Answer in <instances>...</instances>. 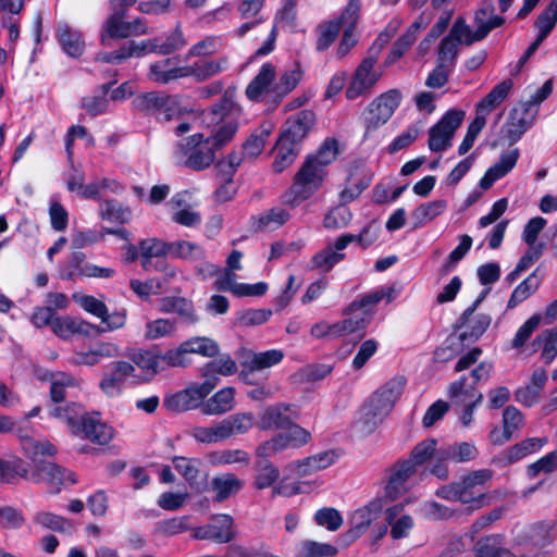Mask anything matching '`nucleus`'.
Here are the masks:
<instances>
[{"label": "nucleus", "mask_w": 557, "mask_h": 557, "mask_svg": "<svg viewBox=\"0 0 557 557\" xmlns=\"http://www.w3.org/2000/svg\"><path fill=\"white\" fill-rule=\"evenodd\" d=\"M172 158L176 165L199 172L214 163L215 150L203 134L196 133L175 143Z\"/></svg>", "instance_id": "obj_1"}, {"label": "nucleus", "mask_w": 557, "mask_h": 557, "mask_svg": "<svg viewBox=\"0 0 557 557\" xmlns=\"http://www.w3.org/2000/svg\"><path fill=\"white\" fill-rule=\"evenodd\" d=\"M253 424L255 417L251 412L235 413L208 426H194L190 430V435L198 443L214 444L236 434H245Z\"/></svg>", "instance_id": "obj_2"}, {"label": "nucleus", "mask_w": 557, "mask_h": 557, "mask_svg": "<svg viewBox=\"0 0 557 557\" xmlns=\"http://www.w3.org/2000/svg\"><path fill=\"white\" fill-rule=\"evenodd\" d=\"M401 98V94L398 89H389L374 98L368 104L362 113L364 139L371 137L381 126L389 121L399 107Z\"/></svg>", "instance_id": "obj_3"}, {"label": "nucleus", "mask_w": 557, "mask_h": 557, "mask_svg": "<svg viewBox=\"0 0 557 557\" xmlns=\"http://www.w3.org/2000/svg\"><path fill=\"white\" fill-rule=\"evenodd\" d=\"M325 173V170L315 163L313 158L307 157L295 176V182L289 193L285 195L284 202L290 207H296L309 198L321 186Z\"/></svg>", "instance_id": "obj_4"}, {"label": "nucleus", "mask_w": 557, "mask_h": 557, "mask_svg": "<svg viewBox=\"0 0 557 557\" xmlns=\"http://www.w3.org/2000/svg\"><path fill=\"white\" fill-rule=\"evenodd\" d=\"M135 104L138 110L152 114L162 122L180 120L185 113L177 96L163 95L157 91L138 96Z\"/></svg>", "instance_id": "obj_5"}, {"label": "nucleus", "mask_w": 557, "mask_h": 557, "mask_svg": "<svg viewBox=\"0 0 557 557\" xmlns=\"http://www.w3.org/2000/svg\"><path fill=\"white\" fill-rule=\"evenodd\" d=\"M492 478L493 471L491 469H479L469 472L458 481L461 504L469 505L472 510L490 505L492 496L483 490L485 484L490 482Z\"/></svg>", "instance_id": "obj_6"}, {"label": "nucleus", "mask_w": 557, "mask_h": 557, "mask_svg": "<svg viewBox=\"0 0 557 557\" xmlns=\"http://www.w3.org/2000/svg\"><path fill=\"white\" fill-rule=\"evenodd\" d=\"M214 387L215 382L212 379L205 380L200 384H191L182 391L165 396L163 405L169 411L173 412H184L202 407L205 398Z\"/></svg>", "instance_id": "obj_7"}, {"label": "nucleus", "mask_w": 557, "mask_h": 557, "mask_svg": "<svg viewBox=\"0 0 557 557\" xmlns=\"http://www.w3.org/2000/svg\"><path fill=\"white\" fill-rule=\"evenodd\" d=\"M539 109L531 108L528 103H519L508 114L507 121L500 128L499 139L509 146L518 143L524 133L533 125Z\"/></svg>", "instance_id": "obj_8"}, {"label": "nucleus", "mask_w": 557, "mask_h": 557, "mask_svg": "<svg viewBox=\"0 0 557 557\" xmlns=\"http://www.w3.org/2000/svg\"><path fill=\"white\" fill-rule=\"evenodd\" d=\"M479 450L474 444L469 442L454 443L440 447L438 463L432 465L429 472L440 480H447L449 476L448 461L463 463L474 460Z\"/></svg>", "instance_id": "obj_9"}, {"label": "nucleus", "mask_w": 557, "mask_h": 557, "mask_svg": "<svg viewBox=\"0 0 557 557\" xmlns=\"http://www.w3.org/2000/svg\"><path fill=\"white\" fill-rule=\"evenodd\" d=\"M465 117L462 110H449L434 126L429 131V148L433 152L445 151L451 146V139L456 129L460 126Z\"/></svg>", "instance_id": "obj_10"}, {"label": "nucleus", "mask_w": 557, "mask_h": 557, "mask_svg": "<svg viewBox=\"0 0 557 557\" xmlns=\"http://www.w3.org/2000/svg\"><path fill=\"white\" fill-rule=\"evenodd\" d=\"M467 376H461L448 387V396L454 405H463L460 421L463 426H469L473 421V412L482 403L483 394L473 385H466Z\"/></svg>", "instance_id": "obj_11"}, {"label": "nucleus", "mask_w": 557, "mask_h": 557, "mask_svg": "<svg viewBox=\"0 0 557 557\" xmlns=\"http://www.w3.org/2000/svg\"><path fill=\"white\" fill-rule=\"evenodd\" d=\"M375 63V55H368L357 66L351 76L350 83L346 88L347 99L354 100L360 96L369 94L374 85L380 81L381 73L374 71Z\"/></svg>", "instance_id": "obj_12"}, {"label": "nucleus", "mask_w": 557, "mask_h": 557, "mask_svg": "<svg viewBox=\"0 0 557 557\" xmlns=\"http://www.w3.org/2000/svg\"><path fill=\"white\" fill-rule=\"evenodd\" d=\"M97 445H107L114 437V429L104 422L99 412H88L83 417L78 432L74 434Z\"/></svg>", "instance_id": "obj_13"}, {"label": "nucleus", "mask_w": 557, "mask_h": 557, "mask_svg": "<svg viewBox=\"0 0 557 557\" xmlns=\"http://www.w3.org/2000/svg\"><path fill=\"white\" fill-rule=\"evenodd\" d=\"M135 368L127 361H115L108 366L100 382L101 391L110 396L122 393L126 379L134 374Z\"/></svg>", "instance_id": "obj_14"}, {"label": "nucleus", "mask_w": 557, "mask_h": 557, "mask_svg": "<svg viewBox=\"0 0 557 557\" xmlns=\"http://www.w3.org/2000/svg\"><path fill=\"white\" fill-rule=\"evenodd\" d=\"M406 385V379L401 375L394 376L382 385L370 398L374 407L380 409L386 417L389 414L395 406V403L400 397L404 387Z\"/></svg>", "instance_id": "obj_15"}, {"label": "nucleus", "mask_w": 557, "mask_h": 557, "mask_svg": "<svg viewBox=\"0 0 557 557\" xmlns=\"http://www.w3.org/2000/svg\"><path fill=\"white\" fill-rule=\"evenodd\" d=\"M313 123L314 113L310 110H302L286 121L285 128L278 139L282 143L299 147L300 141L307 136Z\"/></svg>", "instance_id": "obj_16"}, {"label": "nucleus", "mask_w": 557, "mask_h": 557, "mask_svg": "<svg viewBox=\"0 0 557 557\" xmlns=\"http://www.w3.org/2000/svg\"><path fill=\"white\" fill-rule=\"evenodd\" d=\"M186 65H178V58H166L149 65L147 78L156 84L166 85L186 77Z\"/></svg>", "instance_id": "obj_17"}, {"label": "nucleus", "mask_w": 557, "mask_h": 557, "mask_svg": "<svg viewBox=\"0 0 557 557\" xmlns=\"http://www.w3.org/2000/svg\"><path fill=\"white\" fill-rule=\"evenodd\" d=\"M383 510V499L376 498L366 506L357 509L350 519L351 528L347 532V536L354 541L363 534L372 521L376 520Z\"/></svg>", "instance_id": "obj_18"}, {"label": "nucleus", "mask_w": 557, "mask_h": 557, "mask_svg": "<svg viewBox=\"0 0 557 557\" xmlns=\"http://www.w3.org/2000/svg\"><path fill=\"white\" fill-rule=\"evenodd\" d=\"M412 466L405 459L394 463L387 470V482L385 485V498L394 500L407 491V481L414 473Z\"/></svg>", "instance_id": "obj_19"}, {"label": "nucleus", "mask_w": 557, "mask_h": 557, "mask_svg": "<svg viewBox=\"0 0 557 557\" xmlns=\"http://www.w3.org/2000/svg\"><path fill=\"white\" fill-rule=\"evenodd\" d=\"M297 418L290 405L276 404L269 406L260 414L258 426L261 430L281 429L285 430L290 422Z\"/></svg>", "instance_id": "obj_20"}, {"label": "nucleus", "mask_w": 557, "mask_h": 557, "mask_svg": "<svg viewBox=\"0 0 557 557\" xmlns=\"http://www.w3.org/2000/svg\"><path fill=\"white\" fill-rule=\"evenodd\" d=\"M33 478L36 482L46 481L53 486H66L77 482L74 472L52 462H40L36 465Z\"/></svg>", "instance_id": "obj_21"}, {"label": "nucleus", "mask_w": 557, "mask_h": 557, "mask_svg": "<svg viewBox=\"0 0 557 557\" xmlns=\"http://www.w3.org/2000/svg\"><path fill=\"white\" fill-rule=\"evenodd\" d=\"M519 157L520 151L518 148L502 153L499 160L485 172L480 181V186L483 189H488L496 181L503 178L516 166Z\"/></svg>", "instance_id": "obj_22"}, {"label": "nucleus", "mask_w": 557, "mask_h": 557, "mask_svg": "<svg viewBox=\"0 0 557 557\" xmlns=\"http://www.w3.org/2000/svg\"><path fill=\"white\" fill-rule=\"evenodd\" d=\"M426 26V23L422 21V17L414 21L407 30L394 42L391 51L384 60V66L388 67L398 61L417 40L418 34L421 29Z\"/></svg>", "instance_id": "obj_23"}, {"label": "nucleus", "mask_w": 557, "mask_h": 557, "mask_svg": "<svg viewBox=\"0 0 557 557\" xmlns=\"http://www.w3.org/2000/svg\"><path fill=\"white\" fill-rule=\"evenodd\" d=\"M284 358V352L281 349H270L262 352H253L243 364L244 369L240 376L246 382H249V375L256 371L273 367L280 363Z\"/></svg>", "instance_id": "obj_24"}, {"label": "nucleus", "mask_w": 557, "mask_h": 557, "mask_svg": "<svg viewBox=\"0 0 557 557\" xmlns=\"http://www.w3.org/2000/svg\"><path fill=\"white\" fill-rule=\"evenodd\" d=\"M403 509L404 505L399 504L388 507L385 510V520L386 523L391 527V536L394 540L407 537L414 527V522L411 516L401 515Z\"/></svg>", "instance_id": "obj_25"}, {"label": "nucleus", "mask_w": 557, "mask_h": 557, "mask_svg": "<svg viewBox=\"0 0 557 557\" xmlns=\"http://www.w3.org/2000/svg\"><path fill=\"white\" fill-rule=\"evenodd\" d=\"M476 29L472 32L468 25L465 24L463 20L458 18L450 32L449 37L455 39L457 42H465L467 46L472 45L473 42L483 40L491 32V26L487 27L483 24L482 18L478 16L474 18Z\"/></svg>", "instance_id": "obj_26"}, {"label": "nucleus", "mask_w": 557, "mask_h": 557, "mask_svg": "<svg viewBox=\"0 0 557 557\" xmlns=\"http://www.w3.org/2000/svg\"><path fill=\"white\" fill-rule=\"evenodd\" d=\"M126 16L120 13L110 14L104 21L100 32V42L106 47L111 46L112 39L131 37L129 25L124 21Z\"/></svg>", "instance_id": "obj_27"}, {"label": "nucleus", "mask_w": 557, "mask_h": 557, "mask_svg": "<svg viewBox=\"0 0 557 557\" xmlns=\"http://www.w3.org/2000/svg\"><path fill=\"white\" fill-rule=\"evenodd\" d=\"M57 35L63 51L70 57L78 58L84 52L85 42L78 29L72 28L66 23H60Z\"/></svg>", "instance_id": "obj_28"}, {"label": "nucleus", "mask_w": 557, "mask_h": 557, "mask_svg": "<svg viewBox=\"0 0 557 557\" xmlns=\"http://www.w3.org/2000/svg\"><path fill=\"white\" fill-rule=\"evenodd\" d=\"M132 361L146 374L147 380L165 371L162 351L158 349L139 350L132 356Z\"/></svg>", "instance_id": "obj_29"}, {"label": "nucleus", "mask_w": 557, "mask_h": 557, "mask_svg": "<svg viewBox=\"0 0 557 557\" xmlns=\"http://www.w3.org/2000/svg\"><path fill=\"white\" fill-rule=\"evenodd\" d=\"M228 67L226 57L218 60H200L190 65H186V77H194L197 82H203L210 77L225 71Z\"/></svg>", "instance_id": "obj_30"}, {"label": "nucleus", "mask_w": 557, "mask_h": 557, "mask_svg": "<svg viewBox=\"0 0 557 557\" xmlns=\"http://www.w3.org/2000/svg\"><path fill=\"white\" fill-rule=\"evenodd\" d=\"M235 389L225 387L211 396L201 407V412L207 416L224 414L235 407Z\"/></svg>", "instance_id": "obj_31"}, {"label": "nucleus", "mask_w": 557, "mask_h": 557, "mask_svg": "<svg viewBox=\"0 0 557 557\" xmlns=\"http://www.w3.org/2000/svg\"><path fill=\"white\" fill-rule=\"evenodd\" d=\"M438 451L440 447H437V441L435 438H426L418 443L412 448L409 458L405 460L412 466L414 471H417L418 467L429 461H432L431 466L437 465Z\"/></svg>", "instance_id": "obj_32"}, {"label": "nucleus", "mask_w": 557, "mask_h": 557, "mask_svg": "<svg viewBox=\"0 0 557 557\" xmlns=\"http://www.w3.org/2000/svg\"><path fill=\"white\" fill-rule=\"evenodd\" d=\"M475 557H512V553L505 547L504 536L492 534L481 537L473 546Z\"/></svg>", "instance_id": "obj_33"}, {"label": "nucleus", "mask_w": 557, "mask_h": 557, "mask_svg": "<svg viewBox=\"0 0 557 557\" xmlns=\"http://www.w3.org/2000/svg\"><path fill=\"white\" fill-rule=\"evenodd\" d=\"M335 461L333 451H322L317 455L297 460L292 465V469L300 476L309 475L315 471L323 470Z\"/></svg>", "instance_id": "obj_34"}, {"label": "nucleus", "mask_w": 557, "mask_h": 557, "mask_svg": "<svg viewBox=\"0 0 557 557\" xmlns=\"http://www.w3.org/2000/svg\"><path fill=\"white\" fill-rule=\"evenodd\" d=\"M88 412L76 403H70L64 406H55L50 410V416L64 421L71 433L74 435L78 432V426L82 423L83 417Z\"/></svg>", "instance_id": "obj_35"}, {"label": "nucleus", "mask_w": 557, "mask_h": 557, "mask_svg": "<svg viewBox=\"0 0 557 557\" xmlns=\"http://www.w3.org/2000/svg\"><path fill=\"white\" fill-rule=\"evenodd\" d=\"M209 524L214 543L225 544L232 542L236 537L234 519L230 515H215L211 517Z\"/></svg>", "instance_id": "obj_36"}, {"label": "nucleus", "mask_w": 557, "mask_h": 557, "mask_svg": "<svg viewBox=\"0 0 557 557\" xmlns=\"http://www.w3.org/2000/svg\"><path fill=\"white\" fill-rule=\"evenodd\" d=\"M91 324L77 318L55 317L52 331L61 338H70L74 334H88Z\"/></svg>", "instance_id": "obj_37"}, {"label": "nucleus", "mask_w": 557, "mask_h": 557, "mask_svg": "<svg viewBox=\"0 0 557 557\" xmlns=\"http://www.w3.org/2000/svg\"><path fill=\"white\" fill-rule=\"evenodd\" d=\"M275 77V67L272 63H264L256 77L246 88V96L250 100H258L259 97L269 90Z\"/></svg>", "instance_id": "obj_38"}, {"label": "nucleus", "mask_w": 557, "mask_h": 557, "mask_svg": "<svg viewBox=\"0 0 557 557\" xmlns=\"http://www.w3.org/2000/svg\"><path fill=\"white\" fill-rule=\"evenodd\" d=\"M379 235V226L375 223H368L358 235L343 234L335 240L336 250H344L349 244L358 242L362 248H368L373 244Z\"/></svg>", "instance_id": "obj_39"}, {"label": "nucleus", "mask_w": 557, "mask_h": 557, "mask_svg": "<svg viewBox=\"0 0 557 557\" xmlns=\"http://www.w3.org/2000/svg\"><path fill=\"white\" fill-rule=\"evenodd\" d=\"M346 314L349 317L333 324V331L337 333L338 337L361 332L370 322L367 318V311L350 310V306L346 309Z\"/></svg>", "instance_id": "obj_40"}, {"label": "nucleus", "mask_w": 557, "mask_h": 557, "mask_svg": "<svg viewBox=\"0 0 557 557\" xmlns=\"http://www.w3.org/2000/svg\"><path fill=\"white\" fill-rule=\"evenodd\" d=\"M211 486L215 493L214 499L216 502H223L242 490L243 481L233 473H226L213 478Z\"/></svg>", "instance_id": "obj_41"}, {"label": "nucleus", "mask_w": 557, "mask_h": 557, "mask_svg": "<svg viewBox=\"0 0 557 557\" xmlns=\"http://www.w3.org/2000/svg\"><path fill=\"white\" fill-rule=\"evenodd\" d=\"M341 251L342 250H336L335 243L333 245L329 244L312 256L310 269L327 273L336 263L344 260L345 253Z\"/></svg>", "instance_id": "obj_42"}, {"label": "nucleus", "mask_w": 557, "mask_h": 557, "mask_svg": "<svg viewBox=\"0 0 557 557\" xmlns=\"http://www.w3.org/2000/svg\"><path fill=\"white\" fill-rule=\"evenodd\" d=\"M386 418V416L371 403L367 401L360 418L356 421L355 428L361 435L371 434Z\"/></svg>", "instance_id": "obj_43"}, {"label": "nucleus", "mask_w": 557, "mask_h": 557, "mask_svg": "<svg viewBox=\"0 0 557 557\" xmlns=\"http://www.w3.org/2000/svg\"><path fill=\"white\" fill-rule=\"evenodd\" d=\"M512 87L510 79L497 84L480 102L476 103L475 111L488 114L497 108L509 95Z\"/></svg>", "instance_id": "obj_44"}, {"label": "nucleus", "mask_w": 557, "mask_h": 557, "mask_svg": "<svg viewBox=\"0 0 557 557\" xmlns=\"http://www.w3.org/2000/svg\"><path fill=\"white\" fill-rule=\"evenodd\" d=\"M22 448L25 456L29 458L35 466L41 462L39 457H51L57 454V447L47 440L38 441L33 437H24Z\"/></svg>", "instance_id": "obj_45"}, {"label": "nucleus", "mask_w": 557, "mask_h": 557, "mask_svg": "<svg viewBox=\"0 0 557 557\" xmlns=\"http://www.w3.org/2000/svg\"><path fill=\"white\" fill-rule=\"evenodd\" d=\"M237 371V364L230 355H222L220 358L214 359L203 366L201 372L206 380L212 379L215 384L218 383L216 374L232 375Z\"/></svg>", "instance_id": "obj_46"}, {"label": "nucleus", "mask_w": 557, "mask_h": 557, "mask_svg": "<svg viewBox=\"0 0 557 557\" xmlns=\"http://www.w3.org/2000/svg\"><path fill=\"white\" fill-rule=\"evenodd\" d=\"M34 522L55 532L72 534L74 531V523L71 520L48 511L37 512Z\"/></svg>", "instance_id": "obj_47"}, {"label": "nucleus", "mask_w": 557, "mask_h": 557, "mask_svg": "<svg viewBox=\"0 0 557 557\" xmlns=\"http://www.w3.org/2000/svg\"><path fill=\"white\" fill-rule=\"evenodd\" d=\"M384 298H386L387 302L393 300L394 289L392 287L382 288L363 296L360 300L354 301L350 305V310L367 311V318L370 321L373 308Z\"/></svg>", "instance_id": "obj_48"}, {"label": "nucleus", "mask_w": 557, "mask_h": 557, "mask_svg": "<svg viewBox=\"0 0 557 557\" xmlns=\"http://www.w3.org/2000/svg\"><path fill=\"white\" fill-rule=\"evenodd\" d=\"M539 286L540 278L537 277V270H535L513 289L508 300L507 309H513L528 299L537 290Z\"/></svg>", "instance_id": "obj_49"}, {"label": "nucleus", "mask_w": 557, "mask_h": 557, "mask_svg": "<svg viewBox=\"0 0 557 557\" xmlns=\"http://www.w3.org/2000/svg\"><path fill=\"white\" fill-rule=\"evenodd\" d=\"M170 255L187 261H200L206 257L205 249L201 246L187 240L170 243Z\"/></svg>", "instance_id": "obj_50"}, {"label": "nucleus", "mask_w": 557, "mask_h": 557, "mask_svg": "<svg viewBox=\"0 0 557 557\" xmlns=\"http://www.w3.org/2000/svg\"><path fill=\"white\" fill-rule=\"evenodd\" d=\"M49 380L50 397L54 403L63 401L66 397V389L78 385L75 377L64 372L52 373Z\"/></svg>", "instance_id": "obj_51"}, {"label": "nucleus", "mask_w": 557, "mask_h": 557, "mask_svg": "<svg viewBox=\"0 0 557 557\" xmlns=\"http://www.w3.org/2000/svg\"><path fill=\"white\" fill-rule=\"evenodd\" d=\"M256 478L255 486L258 490H264L272 486L280 476L278 469L268 460V458H260L256 463Z\"/></svg>", "instance_id": "obj_52"}, {"label": "nucleus", "mask_w": 557, "mask_h": 557, "mask_svg": "<svg viewBox=\"0 0 557 557\" xmlns=\"http://www.w3.org/2000/svg\"><path fill=\"white\" fill-rule=\"evenodd\" d=\"M99 215L107 221L115 223H128L132 219V211L115 200H106L100 205Z\"/></svg>", "instance_id": "obj_53"}, {"label": "nucleus", "mask_w": 557, "mask_h": 557, "mask_svg": "<svg viewBox=\"0 0 557 557\" xmlns=\"http://www.w3.org/2000/svg\"><path fill=\"white\" fill-rule=\"evenodd\" d=\"M459 239V245L448 255L446 261L440 268L438 274L441 276H446L450 273L470 250L472 246V238L469 235L463 234Z\"/></svg>", "instance_id": "obj_54"}, {"label": "nucleus", "mask_w": 557, "mask_h": 557, "mask_svg": "<svg viewBox=\"0 0 557 557\" xmlns=\"http://www.w3.org/2000/svg\"><path fill=\"white\" fill-rule=\"evenodd\" d=\"M28 469L21 458L4 460L0 458V482L13 483L17 478H27Z\"/></svg>", "instance_id": "obj_55"}, {"label": "nucleus", "mask_w": 557, "mask_h": 557, "mask_svg": "<svg viewBox=\"0 0 557 557\" xmlns=\"http://www.w3.org/2000/svg\"><path fill=\"white\" fill-rule=\"evenodd\" d=\"M275 149L276 152L272 166L274 172L281 173L295 161L299 153V147L282 143L281 139H277Z\"/></svg>", "instance_id": "obj_56"}, {"label": "nucleus", "mask_w": 557, "mask_h": 557, "mask_svg": "<svg viewBox=\"0 0 557 557\" xmlns=\"http://www.w3.org/2000/svg\"><path fill=\"white\" fill-rule=\"evenodd\" d=\"M190 352L185 342L177 347L162 352L164 370L169 368H185L190 364Z\"/></svg>", "instance_id": "obj_57"}, {"label": "nucleus", "mask_w": 557, "mask_h": 557, "mask_svg": "<svg viewBox=\"0 0 557 557\" xmlns=\"http://www.w3.org/2000/svg\"><path fill=\"white\" fill-rule=\"evenodd\" d=\"M176 332V321L171 319H158L150 321L146 325L145 337L147 339H158L170 336Z\"/></svg>", "instance_id": "obj_58"}, {"label": "nucleus", "mask_w": 557, "mask_h": 557, "mask_svg": "<svg viewBox=\"0 0 557 557\" xmlns=\"http://www.w3.org/2000/svg\"><path fill=\"white\" fill-rule=\"evenodd\" d=\"M190 355L198 354L203 357H214L219 355V344L210 337H191L185 341Z\"/></svg>", "instance_id": "obj_59"}, {"label": "nucleus", "mask_w": 557, "mask_h": 557, "mask_svg": "<svg viewBox=\"0 0 557 557\" xmlns=\"http://www.w3.org/2000/svg\"><path fill=\"white\" fill-rule=\"evenodd\" d=\"M337 554V548L330 544L306 541L301 543L297 557H332Z\"/></svg>", "instance_id": "obj_60"}, {"label": "nucleus", "mask_w": 557, "mask_h": 557, "mask_svg": "<svg viewBox=\"0 0 557 557\" xmlns=\"http://www.w3.org/2000/svg\"><path fill=\"white\" fill-rule=\"evenodd\" d=\"M351 216L350 210L341 203V206L331 209L325 214L323 225L330 230L342 228L349 224Z\"/></svg>", "instance_id": "obj_61"}, {"label": "nucleus", "mask_w": 557, "mask_h": 557, "mask_svg": "<svg viewBox=\"0 0 557 557\" xmlns=\"http://www.w3.org/2000/svg\"><path fill=\"white\" fill-rule=\"evenodd\" d=\"M199 465L200 461L197 459H189L186 457L173 458V466L175 470L185 478L190 486H194L197 483L199 475Z\"/></svg>", "instance_id": "obj_62"}, {"label": "nucleus", "mask_w": 557, "mask_h": 557, "mask_svg": "<svg viewBox=\"0 0 557 557\" xmlns=\"http://www.w3.org/2000/svg\"><path fill=\"white\" fill-rule=\"evenodd\" d=\"M288 447H292V445L286 434L280 433L271 440L259 445L256 454L259 458H269L277 453L285 450Z\"/></svg>", "instance_id": "obj_63"}, {"label": "nucleus", "mask_w": 557, "mask_h": 557, "mask_svg": "<svg viewBox=\"0 0 557 557\" xmlns=\"http://www.w3.org/2000/svg\"><path fill=\"white\" fill-rule=\"evenodd\" d=\"M536 343H543L542 359L548 364L557 356V327L546 330L535 339Z\"/></svg>", "instance_id": "obj_64"}]
</instances>
